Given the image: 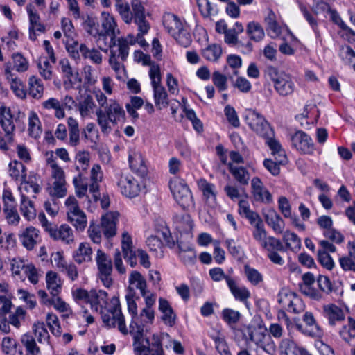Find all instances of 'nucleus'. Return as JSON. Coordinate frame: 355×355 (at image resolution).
Masks as SVG:
<instances>
[{
	"label": "nucleus",
	"mask_w": 355,
	"mask_h": 355,
	"mask_svg": "<svg viewBox=\"0 0 355 355\" xmlns=\"http://www.w3.org/2000/svg\"><path fill=\"white\" fill-rule=\"evenodd\" d=\"M96 114L97 123L104 134H108L112 130L110 122L116 125L118 122L124 120L125 116L123 107L113 99L109 100V104L105 107V109H98Z\"/></svg>",
	"instance_id": "nucleus-1"
},
{
	"label": "nucleus",
	"mask_w": 355,
	"mask_h": 355,
	"mask_svg": "<svg viewBox=\"0 0 355 355\" xmlns=\"http://www.w3.org/2000/svg\"><path fill=\"white\" fill-rule=\"evenodd\" d=\"M103 323L108 327H118L119 331L126 335L129 330L126 327L125 317L121 312L119 299L113 296L109 301V305L101 311Z\"/></svg>",
	"instance_id": "nucleus-2"
},
{
	"label": "nucleus",
	"mask_w": 355,
	"mask_h": 355,
	"mask_svg": "<svg viewBox=\"0 0 355 355\" xmlns=\"http://www.w3.org/2000/svg\"><path fill=\"white\" fill-rule=\"evenodd\" d=\"M73 296L76 300H83L89 304L92 310L101 313V311L109 305L107 293L103 290H91L87 291L85 289H76L73 291Z\"/></svg>",
	"instance_id": "nucleus-3"
},
{
	"label": "nucleus",
	"mask_w": 355,
	"mask_h": 355,
	"mask_svg": "<svg viewBox=\"0 0 355 355\" xmlns=\"http://www.w3.org/2000/svg\"><path fill=\"white\" fill-rule=\"evenodd\" d=\"M38 220L44 231H46L53 240L61 241L68 245L74 242L73 230L68 225L63 224L58 227L56 225L49 222L45 214L42 212L38 214Z\"/></svg>",
	"instance_id": "nucleus-4"
},
{
	"label": "nucleus",
	"mask_w": 355,
	"mask_h": 355,
	"mask_svg": "<svg viewBox=\"0 0 355 355\" xmlns=\"http://www.w3.org/2000/svg\"><path fill=\"white\" fill-rule=\"evenodd\" d=\"M241 331L246 340L254 343L257 347L261 348L268 354L272 355L275 353L276 345L270 335L259 331L251 326L243 327Z\"/></svg>",
	"instance_id": "nucleus-5"
},
{
	"label": "nucleus",
	"mask_w": 355,
	"mask_h": 355,
	"mask_svg": "<svg viewBox=\"0 0 355 355\" xmlns=\"http://www.w3.org/2000/svg\"><path fill=\"white\" fill-rule=\"evenodd\" d=\"M268 74L273 83L275 91L282 96L291 95L295 90V85L292 76L285 72H279L273 67L268 68Z\"/></svg>",
	"instance_id": "nucleus-6"
},
{
	"label": "nucleus",
	"mask_w": 355,
	"mask_h": 355,
	"mask_svg": "<svg viewBox=\"0 0 355 355\" xmlns=\"http://www.w3.org/2000/svg\"><path fill=\"white\" fill-rule=\"evenodd\" d=\"M245 121L252 130L261 137L273 135V130L264 116L254 110H248L245 115Z\"/></svg>",
	"instance_id": "nucleus-7"
},
{
	"label": "nucleus",
	"mask_w": 355,
	"mask_h": 355,
	"mask_svg": "<svg viewBox=\"0 0 355 355\" xmlns=\"http://www.w3.org/2000/svg\"><path fill=\"white\" fill-rule=\"evenodd\" d=\"M144 328L132 322L129 326V333L133 336V347L136 355H151L153 354L152 345L153 343V336L150 341L148 338H143Z\"/></svg>",
	"instance_id": "nucleus-8"
},
{
	"label": "nucleus",
	"mask_w": 355,
	"mask_h": 355,
	"mask_svg": "<svg viewBox=\"0 0 355 355\" xmlns=\"http://www.w3.org/2000/svg\"><path fill=\"white\" fill-rule=\"evenodd\" d=\"M102 30L100 31L99 41L105 42V46L112 49L116 46V35L119 33L114 18L109 13L103 12Z\"/></svg>",
	"instance_id": "nucleus-9"
},
{
	"label": "nucleus",
	"mask_w": 355,
	"mask_h": 355,
	"mask_svg": "<svg viewBox=\"0 0 355 355\" xmlns=\"http://www.w3.org/2000/svg\"><path fill=\"white\" fill-rule=\"evenodd\" d=\"M9 174L15 180L24 183L27 192L35 194L40 191V188L37 184L26 180V168L21 162L17 160L11 162L9 164ZM32 197L35 198V195Z\"/></svg>",
	"instance_id": "nucleus-10"
},
{
	"label": "nucleus",
	"mask_w": 355,
	"mask_h": 355,
	"mask_svg": "<svg viewBox=\"0 0 355 355\" xmlns=\"http://www.w3.org/2000/svg\"><path fill=\"white\" fill-rule=\"evenodd\" d=\"M261 248L267 252V257L272 263L279 266L284 264V260L279 252H285L286 249L279 239L270 236Z\"/></svg>",
	"instance_id": "nucleus-11"
},
{
	"label": "nucleus",
	"mask_w": 355,
	"mask_h": 355,
	"mask_svg": "<svg viewBox=\"0 0 355 355\" xmlns=\"http://www.w3.org/2000/svg\"><path fill=\"white\" fill-rule=\"evenodd\" d=\"M67 207V215L68 221L78 231H83L87 224L85 214L82 211L77 203V201H65Z\"/></svg>",
	"instance_id": "nucleus-12"
},
{
	"label": "nucleus",
	"mask_w": 355,
	"mask_h": 355,
	"mask_svg": "<svg viewBox=\"0 0 355 355\" xmlns=\"http://www.w3.org/2000/svg\"><path fill=\"white\" fill-rule=\"evenodd\" d=\"M291 146L302 154H313L314 144L309 135L302 130H297L289 134Z\"/></svg>",
	"instance_id": "nucleus-13"
},
{
	"label": "nucleus",
	"mask_w": 355,
	"mask_h": 355,
	"mask_svg": "<svg viewBox=\"0 0 355 355\" xmlns=\"http://www.w3.org/2000/svg\"><path fill=\"white\" fill-rule=\"evenodd\" d=\"M278 302L288 312L300 313L304 307L301 298L295 293L283 289L279 292Z\"/></svg>",
	"instance_id": "nucleus-14"
},
{
	"label": "nucleus",
	"mask_w": 355,
	"mask_h": 355,
	"mask_svg": "<svg viewBox=\"0 0 355 355\" xmlns=\"http://www.w3.org/2000/svg\"><path fill=\"white\" fill-rule=\"evenodd\" d=\"M17 122L18 119L12 114L10 108L0 102V126L10 141L12 140Z\"/></svg>",
	"instance_id": "nucleus-15"
},
{
	"label": "nucleus",
	"mask_w": 355,
	"mask_h": 355,
	"mask_svg": "<svg viewBox=\"0 0 355 355\" xmlns=\"http://www.w3.org/2000/svg\"><path fill=\"white\" fill-rule=\"evenodd\" d=\"M117 185L121 193L126 198H135L140 192L139 184L131 175L121 173L119 177Z\"/></svg>",
	"instance_id": "nucleus-16"
},
{
	"label": "nucleus",
	"mask_w": 355,
	"mask_h": 355,
	"mask_svg": "<svg viewBox=\"0 0 355 355\" xmlns=\"http://www.w3.org/2000/svg\"><path fill=\"white\" fill-rule=\"evenodd\" d=\"M129 286L128 287V293L136 295L135 290H139L141 295L144 297H148L151 293L148 290L147 282L144 277L138 271L133 270L130 272L128 278Z\"/></svg>",
	"instance_id": "nucleus-17"
},
{
	"label": "nucleus",
	"mask_w": 355,
	"mask_h": 355,
	"mask_svg": "<svg viewBox=\"0 0 355 355\" xmlns=\"http://www.w3.org/2000/svg\"><path fill=\"white\" fill-rule=\"evenodd\" d=\"M132 19L138 26V30L143 33H148L150 25L146 20L145 8L140 0H132L131 3Z\"/></svg>",
	"instance_id": "nucleus-18"
},
{
	"label": "nucleus",
	"mask_w": 355,
	"mask_h": 355,
	"mask_svg": "<svg viewBox=\"0 0 355 355\" xmlns=\"http://www.w3.org/2000/svg\"><path fill=\"white\" fill-rule=\"evenodd\" d=\"M121 249L126 262L129 263L132 268L135 267L137 264V250H133L132 237L126 232L122 234Z\"/></svg>",
	"instance_id": "nucleus-19"
},
{
	"label": "nucleus",
	"mask_w": 355,
	"mask_h": 355,
	"mask_svg": "<svg viewBox=\"0 0 355 355\" xmlns=\"http://www.w3.org/2000/svg\"><path fill=\"white\" fill-rule=\"evenodd\" d=\"M128 162L131 171L141 178H144L148 173L145 160L139 151L131 150L128 155Z\"/></svg>",
	"instance_id": "nucleus-20"
},
{
	"label": "nucleus",
	"mask_w": 355,
	"mask_h": 355,
	"mask_svg": "<svg viewBox=\"0 0 355 355\" xmlns=\"http://www.w3.org/2000/svg\"><path fill=\"white\" fill-rule=\"evenodd\" d=\"M119 214L117 211L109 212L101 217V227L105 238L114 237L116 234V223Z\"/></svg>",
	"instance_id": "nucleus-21"
},
{
	"label": "nucleus",
	"mask_w": 355,
	"mask_h": 355,
	"mask_svg": "<svg viewBox=\"0 0 355 355\" xmlns=\"http://www.w3.org/2000/svg\"><path fill=\"white\" fill-rule=\"evenodd\" d=\"M280 355H313L305 347L297 345L292 339L283 338L279 344Z\"/></svg>",
	"instance_id": "nucleus-22"
},
{
	"label": "nucleus",
	"mask_w": 355,
	"mask_h": 355,
	"mask_svg": "<svg viewBox=\"0 0 355 355\" xmlns=\"http://www.w3.org/2000/svg\"><path fill=\"white\" fill-rule=\"evenodd\" d=\"M323 316L328 320L331 327L336 326L338 323L345 319L343 310L334 304H329L323 306Z\"/></svg>",
	"instance_id": "nucleus-23"
},
{
	"label": "nucleus",
	"mask_w": 355,
	"mask_h": 355,
	"mask_svg": "<svg viewBox=\"0 0 355 355\" xmlns=\"http://www.w3.org/2000/svg\"><path fill=\"white\" fill-rule=\"evenodd\" d=\"M169 187L175 200L189 199L192 198L191 191L183 180L178 178L171 180Z\"/></svg>",
	"instance_id": "nucleus-24"
},
{
	"label": "nucleus",
	"mask_w": 355,
	"mask_h": 355,
	"mask_svg": "<svg viewBox=\"0 0 355 355\" xmlns=\"http://www.w3.org/2000/svg\"><path fill=\"white\" fill-rule=\"evenodd\" d=\"M39 230L33 226L28 227L19 234L22 245L28 250L34 248L40 238Z\"/></svg>",
	"instance_id": "nucleus-25"
},
{
	"label": "nucleus",
	"mask_w": 355,
	"mask_h": 355,
	"mask_svg": "<svg viewBox=\"0 0 355 355\" xmlns=\"http://www.w3.org/2000/svg\"><path fill=\"white\" fill-rule=\"evenodd\" d=\"M145 306L141 309L139 318L142 322L152 324L155 319L154 306L156 301V295L150 293L148 297L144 298Z\"/></svg>",
	"instance_id": "nucleus-26"
},
{
	"label": "nucleus",
	"mask_w": 355,
	"mask_h": 355,
	"mask_svg": "<svg viewBox=\"0 0 355 355\" xmlns=\"http://www.w3.org/2000/svg\"><path fill=\"white\" fill-rule=\"evenodd\" d=\"M227 287L236 300L247 303L250 297V291L245 286H239L234 277L227 281Z\"/></svg>",
	"instance_id": "nucleus-27"
},
{
	"label": "nucleus",
	"mask_w": 355,
	"mask_h": 355,
	"mask_svg": "<svg viewBox=\"0 0 355 355\" xmlns=\"http://www.w3.org/2000/svg\"><path fill=\"white\" fill-rule=\"evenodd\" d=\"M103 172L101 168L98 164H94L91 170V184L89 185V191L92 193L94 200H101L99 191L98 182L102 180Z\"/></svg>",
	"instance_id": "nucleus-28"
},
{
	"label": "nucleus",
	"mask_w": 355,
	"mask_h": 355,
	"mask_svg": "<svg viewBox=\"0 0 355 355\" xmlns=\"http://www.w3.org/2000/svg\"><path fill=\"white\" fill-rule=\"evenodd\" d=\"M225 42L231 46H236L244 53H250L252 51V44L248 42L245 44L239 41L238 35L234 30L229 29L225 34Z\"/></svg>",
	"instance_id": "nucleus-29"
},
{
	"label": "nucleus",
	"mask_w": 355,
	"mask_h": 355,
	"mask_svg": "<svg viewBox=\"0 0 355 355\" xmlns=\"http://www.w3.org/2000/svg\"><path fill=\"white\" fill-rule=\"evenodd\" d=\"M264 217L266 223L271 227L276 234L283 232L285 226L284 222L274 209H268L264 214Z\"/></svg>",
	"instance_id": "nucleus-30"
},
{
	"label": "nucleus",
	"mask_w": 355,
	"mask_h": 355,
	"mask_svg": "<svg viewBox=\"0 0 355 355\" xmlns=\"http://www.w3.org/2000/svg\"><path fill=\"white\" fill-rule=\"evenodd\" d=\"M46 288L53 297L59 295L62 290V280L58 274L54 271H48L46 274Z\"/></svg>",
	"instance_id": "nucleus-31"
},
{
	"label": "nucleus",
	"mask_w": 355,
	"mask_h": 355,
	"mask_svg": "<svg viewBox=\"0 0 355 355\" xmlns=\"http://www.w3.org/2000/svg\"><path fill=\"white\" fill-rule=\"evenodd\" d=\"M137 35L135 37L132 34L128 35L127 37H119L116 40V46L119 48V55L122 61H125L128 56L129 45H133L137 42Z\"/></svg>",
	"instance_id": "nucleus-32"
},
{
	"label": "nucleus",
	"mask_w": 355,
	"mask_h": 355,
	"mask_svg": "<svg viewBox=\"0 0 355 355\" xmlns=\"http://www.w3.org/2000/svg\"><path fill=\"white\" fill-rule=\"evenodd\" d=\"M28 94L32 98L40 100L44 94V85L41 79L35 76H31L28 79Z\"/></svg>",
	"instance_id": "nucleus-33"
},
{
	"label": "nucleus",
	"mask_w": 355,
	"mask_h": 355,
	"mask_svg": "<svg viewBox=\"0 0 355 355\" xmlns=\"http://www.w3.org/2000/svg\"><path fill=\"white\" fill-rule=\"evenodd\" d=\"M347 322V324L343 325L339 330V335L350 345H355V320L349 317Z\"/></svg>",
	"instance_id": "nucleus-34"
},
{
	"label": "nucleus",
	"mask_w": 355,
	"mask_h": 355,
	"mask_svg": "<svg viewBox=\"0 0 355 355\" xmlns=\"http://www.w3.org/2000/svg\"><path fill=\"white\" fill-rule=\"evenodd\" d=\"M73 259L79 264L92 261V249L90 245L88 243H81L73 254Z\"/></svg>",
	"instance_id": "nucleus-35"
},
{
	"label": "nucleus",
	"mask_w": 355,
	"mask_h": 355,
	"mask_svg": "<svg viewBox=\"0 0 355 355\" xmlns=\"http://www.w3.org/2000/svg\"><path fill=\"white\" fill-rule=\"evenodd\" d=\"M20 341L25 347L26 355H42L35 338L30 333L21 335Z\"/></svg>",
	"instance_id": "nucleus-36"
},
{
	"label": "nucleus",
	"mask_w": 355,
	"mask_h": 355,
	"mask_svg": "<svg viewBox=\"0 0 355 355\" xmlns=\"http://www.w3.org/2000/svg\"><path fill=\"white\" fill-rule=\"evenodd\" d=\"M83 29L91 36L96 38L99 41L100 30L99 24L96 17L87 15L83 19Z\"/></svg>",
	"instance_id": "nucleus-37"
},
{
	"label": "nucleus",
	"mask_w": 355,
	"mask_h": 355,
	"mask_svg": "<svg viewBox=\"0 0 355 355\" xmlns=\"http://www.w3.org/2000/svg\"><path fill=\"white\" fill-rule=\"evenodd\" d=\"M252 192L256 200H270L272 198L270 192L265 188L261 180L253 178L251 181Z\"/></svg>",
	"instance_id": "nucleus-38"
},
{
	"label": "nucleus",
	"mask_w": 355,
	"mask_h": 355,
	"mask_svg": "<svg viewBox=\"0 0 355 355\" xmlns=\"http://www.w3.org/2000/svg\"><path fill=\"white\" fill-rule=\"evenodd\" d=\"M246 33L250 40L259 42L263 40L265 32L261 24L256 21H250L247 24Z\"/></svg>",
	"instance_id": "nucleus-39"
},
{
	"label": "nucleus",
	"mask_w": 355,
	"mask_h": 355,
	"mask_svg": "<svg viewBox=\"0 0 355 355\" xmlns=\"http://www.w3.org/2000/svg\"><path fill=\"white\" fill-rule=\"evenodd\" d=\"M79 51L84 59H89L94 64L98 65L102 63V54L98 50L94 48L90 49L85 44H81Z\"/></svg>",
	"instance_id": "nucleus-40"
},
{
	"label": "nucleus",
	"mask_w": 355,
	"mask_h": 355,
	"mask_svg": "<svg viewBox=\"0 0 355 355\" xmlns=\"http://www.w3.org/2000/svg\"><path fill=\"white\" fill-rule=\"evenodd\" d=\"M13 201H5L3 213L8 224L17 225L20 220L19 215L16 206L12 204Z\"/></svg>",
	"instance_id": "nucleus-41"
},
{
	"label": "nucleus",
	"mask_w": 355,
	"mask_h": 355,
	"mask_svg": "<svg viewBox=\"0 0 355 355\" xmlns=\"http://www.w3.org/2000/svg\"><path fill=\"white\" fill-rule=\"evenodd\" d=\"M96 261L99 272H112V261L109 257L101 250L96 252Z\"/></svg>",
	"instance_id": "nucleus-42"
},
{
	"label": "nucleus",
	"mask_w": 355,
	"mask_h": 355,
	"mask_svg": "<svg viewBox=\"0 0 355 355\" xmlns=\"http://www.w3.org/2000/svg\"><path fill=\"white\" fill-rule=\"evenodd\" d=\"M303 321L311 328L308 335L311 337H318L322 336V330L317 324L316 320L311 312H306L302 317Z\"/></svg>",
	"instance_id": "nucleus-43"
},
{
	"label": "nucleus",
	"mask_w": 355,
	"mask_h": 355,
	"mask_svg": "<svg viewBox=\"0 0 355 355\" xmlns=\"http://www.w3.org/2000/svg\"><path fill=\"white\" fill-rule=\"evenodd\" d=\"M96 105L93 98L89 94H85L83 99L79 102L78 110L82 117L88 116L91 112H93Z\"/></svg>",
	"instance_id": "nucleus-44"
},
{
	"label": "nucleus",
	"mask_w": 355,
	"mask_h": 355,
	"mask_svg": "<svg viewBox=\"0 0 355 355\" xmlns=\"http://www.w3.org/2000/svg\"><path fill=\"white\" fill-rule=\"evenodd\" d=\"M69 131V144L72 146H77L80 142V130L78 121L73 117L67 119Z\"/></svg>",
	"instance_id": "nucleus-45"
},
{
	"label": "nucleus",
	"mask_w": 355,
	"mask_h": 355,
	"mask_svg": "<svg viewBox=\"0 0 355 355\" xmlns=\"http://www.w3.org/2000/svg\"><path fill=\"white\" fill-rule=\"evenodd\" d=\"M283 241L286 248L293 252H297L301 248V240L294 232H285L283 235Z\"/></svg>",
	"instance_id": "nucleus-46"
},
{
	"label": "nucleus",
	"mask_w": 355,
	"mask_h": 355,
	"mask_svg": "<svg viewBox=\"0 0 355 355\" xmlns=\"http://www.w3.org/2000/svg\"><path fill=\"white\" fill-rule=\"evenodd\" d=\"M221 54L222 48L220 45L216 44L208 45L202 51V57L205 59L212 62L217 61L221 56Z\"/></svg>",
	"instance_id": "nucleus-47"
},
{
	"label": "nucleus",
	"mask_w": 355,
	"mask_h": 355,
	"mask_svg": "<svg viewBox=\"0 0 355 355\" xmlns=\"http://www.w3.org/2000/svg\"><path fill=\"white\" fill-rule=\"evenodd\" d=\"M254 223V229L252 230V236L254 239L261 246L267 238V232L265 229L264 224L261 218L257 220Z\"/></svg>",
	"instance_id": "nucleus-48"
},
{
	"label": "nucleus",
	"mask_w": 355,
	"mask_h": 355,
	"mask_svg": "<svg viewBox=\"0 0 355 355\" xmlns=\"http://www.w3.org/2000/svg\"><path fill=\"white\" fill-rule=\"evenodd\" d=\"M228 167L230 172L240 184H247L248 183L250 175L244 167L235 166L231 163L228 164Z\"/></svg>",
	"instance_id": "nucleus-49"
},
{
	"label": "nucleus",
	"mask_w": 355,
	"mask_h": 355,
	"mask_svg": "<svg viewBox=\"0 0 355 355\" xmlns=\"http://www.w3.org/2000/svg\"><path fill=\"white\" fill-rule=\"evenodd\" d=\"M33 331L40 343H49L50 335L44 322H35L33 326Z\"/></svg>",
	"instance_id": "nucleus-50"
},
{
	"label": "nucleus",
	"mask_w": 355,
	"mask_h": 355,
	"mask_svg": "<svg viewBox=\"0 0 355 355\" xmlns=\"http://www.w3.org/2000/svg\"><path fill=\"white\" fill-rule=\"evenodd\" d=\"M28 133L35 139L40 137L42 133L40 121L35 112H31L28 116Z\"/></svg>",
	"instance_id": "nucleus-51"
},
{
	"label": "nucleus",
	"mask_w": 355,
	"mask_h": 355,
	"mask_svg": "<svg viewBox=\"0 0 355 355\" xmlns=\"http://www.w3.org/2000/svg\"><path fill=\"white\" fill-rule=\"evenodd\" d=\"M241 317V314L239 311L230 308H225L221 312L222 319L231 328L239 321Z\"/></svg>",
	"instance_id": "nucleus-52"
},
{
	"label": "nucleus",
	"mask_w": 355,
	"mask_h": 355,
	"mask_svg": "<svg viewBox=\"0 0 355 355\" xmlns=\"http://www.w3.org/2000/svg\"><path fill=\"white\" fill-rule=\"evenodd\" d=\"M153 98L155 105L159 109H161V106L168 107L169 104L168 94L163 86L153 89Z\"/></svg>",
	"instance_id": "nucleus-53"
},
{
	"label": "nucleus",
	"mask_w": 355,
	"mask_h": 355,
	"mask_svg": "<svg viewBox=\"0 0 355 355\" xmlns=\"http://www.w3.org/2000/svg\"><path fill=\"white\" fill-rule=\"evenodd\" d=\"M199 189L207 199L216 198V189L214 184L207 182L205 179H200L198 181Z\"/></svg>",
	"instance_id": "nucleus-54"
},
{
	"label": "nucleus",
	"mask_w": 355,
	"mask_h": 355,
	"mask_svg": "<svg viewBox=\"0 0 355 355\" xmlns=\"http://www.w3.org/2000/svg\"><path fill=\"white\" fill-rule=\"evenodd\" d=\"M193 222L189 214H184L176 221V229L180 233H191Z\"/></svg>",
	"instance_id": "nucleus-55"
},
{
	"label": "nucleus",
	"mask_w": 355,
	"mask_h": 355,
	"mask_svg": "<svg viewBox=\"0 0 355 355\" xmlns=\"http://www.w3.org/2000/svg\"><path fill=\"white\" fill-rule=\"evenodd\" d=\"M164 24L168 33L172 36L184 28L182 21L178 16L175 15H172Z\"/></svg>",
	"instance_id": "nucleus-56"
},
{
	"label": "nucleus",
	"mask_w": 355,
	"mask_h": 355,
	"mask_svg": "<svg viewBox=\"0 0 355 355\" xmlns=\"http://www.w3.org/2000/svg\"><path fill=\"white\" fill-rule=\"evenodd\" d=\"M239 213L248 218L251 224L260 218L257 214L250 209L248 201H239Z\"/></svg>",
	"instance_id": "nucleus-57"
},
{
	"label": "nucleus",
	"mask_w": 355,
	"mask_h": 355,
	"mask_svg": "<svg viewBox=\"0 0 355 355\" xmlns=\"http://www.w3.org/2000/svg\"><path fill=\"white\" fill-rule=\"evenodd\" d=\"M49 305L53 306L54 309L60 313H63V317L67 318L72 314L71 309L68 304L62 300L58 295L51 297V302Z\"/></svg>",
	"instance_id": "nucleus-58"
},
{
	"label": "nucleus",
	"mask_w": 355,
	"mask_h": 355,
	"mask_svg": "<svg viewBox=\"0 0 355 355\" xmlns=\"http://www.w3.org/2000/svg\"><path fill=\"white\" fill-rule=\"evenodd\" d=\"M244 272L248 281L253 286H257L263 281V275L255 268L245 266Z\"/></svg>",
	"instance_id": "nucleus-59"
},
{
	"label": "nucleus",
	"mask_w": 355,
	"mask_h": 355,
	"mask_svg": "<svg viewBox=\"0 0 355 355\" xmlns=\"http://www.w3.org/2000/svg\"><path fill=\"white\" fill-rule=\"evenodd\" d=\"M46 320L52 334L56 337L60 336L62 329L58 316L53 313H49L46 315Z\"/></svg>",
	"instance_id": "nucleus-60"
},
{
	"label": "nucleus",
	"mask_w": 355,
	"mask_h": 355,
	"mask_svg": "<svg viewBox=\"0 0 355 355\" xmlns=\"http://www.w3.org/2000/svg\"><path fill=\"white\" fill-rule=\"evenodd\" d=\"M75 191L78 198H83L87 193L88 184L87 180L83 178L81 174H78L73 179Z\"/></svg>",
	"instance_id": "nucleus-61"
},
{
	"label": "nucleus",
	"mask_w": 355,
	"mask_h": 355,
	"mask_svg": "<svg viewBox=\"0 0 355 355\" xmlns=\"http://www.w3.org/2000/svg\"><path fill=\"white\" fill-rule=\"evenodd\" d=\"M265 22L267 24V30L272 32L270 37H276L281 33V28L276 21L275 13L270 10L265 18Z\"/></svg>",
	"instance_id": "nucleus-62"
},
{
	"label": "nucleus",
	"mask_w": 355,
	"mask_h": 355,
	"mask_svg": "<svg viewBox=\"0 0 355 355\" xmlns=\"http://www.w3.org/2000/svg\"><path fill=\"white\" fill-rule=\"evenodd\" d=\"M26 314V311L21 306H19L14 312L9 315V322L13 327L19 329L21 325V322L25 320Z\"/></svg>",
	"instance_id": "nucleus-63"
},
{
	"label": "nucleus",
	"mask_w": 355,
	"mask_h": 355,
	"mask_svg": "<svg viewBox=\"0 0 355 355\" xmlns=\"http://www.w3.org/2000/svg\"><path fill=\"white\" fill-rule=\"evenodd\" d=\"M20 210L27 220H31L36 217L37 212L33 201H21Z\"/></svg>",
	"instance_id": "nucleus-64"
}]
</instances>
